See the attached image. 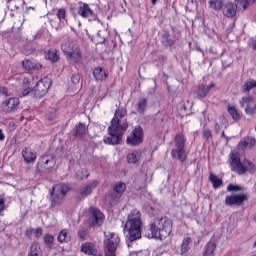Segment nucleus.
I'll return each instance as SVG.
<instances>
[{"label": "nucleus", "mask_w": 256, "mask_h": 256, "mask_svg": "<svg viewBox=\"0 0 256 256\" xmlns=\"http://www.w3.org/2000/svg\"><path fill=\"white\" fill-rule=\"evenodd\" d=\"M141 159V152L133 151L127 155L128 163H137Z\"/></svg>", "instance_id": "obj_31"}, {"label": "nucleus", "mask_w": 256, "mask_h": 256, "mask_svg": "<svg viewBox=\"0 0 256 256\" xmlns=\"http://www.w3.org/2000/svg\"><path fill=\"white\" fill-rule=\"evenodd\" d=\"M57 164V160L53 155L46 154L41 156L38 159V162L36 164V171L37 173H47V171H51L53 167Z\"/></svg>", "instance_id": "obj_9"}, {"label": "nucleus", "mask_w": 256, "mask_h": 256, "mask_svg": "<svg viewBox=\"0 0 256 256\" xmlns=\"http://www.w3.org/2000/svg\"><path fill=\"white\" fill-rule=\"evenodd\" d=\"M71 191V187L69 184H57L53 187L52 191V207H59L61 203H63V199H65V195Z\"/></svg>", "instance_id": "obj_8"}, {"label": "nucleus", "mask_w": 256, "mask_h": 256, "mask_svg": "<svg viewBox=\"0 0 256 256\" xmlns=\"http://www.w3.org/2000/svg\"><path fill=\"white\" fill-rule=\"evenodd\" d=\"M22 157L25 163H35V161H37V152L33 151L31 148H24L22 150Z\"/></svg>", "instance_id": "obj_19"}, {"label": "nucleus", "mask_w": 256, "mask_h": 256, "mask_svg": "<svg viewBox=\"0 0 256 256\" xmlns=\"http://www.w3.org/2000/svg\"><path fill=\"white\" fill-rule=\"evenodd\" d=\"M87 133V126L83 123H78L74 128L75 137H83Z\"/></svg>", "instance_id": "obj_26"}, {"label": "nucleus", "mask_w": 256, "mask_h": 256, "mask_svg": "<svg viewBox=\"0 0 256 256\" xmlns=\"http://www.w3.org/2000/svg\"><path fill=\"white\" fill-rule=\"evenodd\" d=\"M240 107L244 108L246 115H256V103L255 98L251 95L243 96L239 100Z\"/></svg>", "instance_id": "obj_11"}, {"label": "nucleus", "mask_w": 256, "mask_h": 256, "mask_svg": "<svg viewBox=\"0 0 256 256\" xmlns=\"http://www.w3.org/2000/svg\"><path fill=\"white\" fill-rule=\"evenodd\" d=\"M71 81L74 85H77V83L81 81V76H79L78 74H74L72 75Z\"/></svg>", "instance_id": "obj_44"}, {"label": "nucleus", "mask_w": 256, "mask_h": 256, "mask_svg": "<svg viewBox=\"0 0 256 256\" xmlns=\"http://www.w3.org/2000/svg\"><path fill=\"white\" fill-rule=\"evenodd\" d=\"M78 15L83 19H89V21H96L97 14L91 9L89 4L87 3H80L78 8Z\"/></svg>", "instance_id": "obj_15"}, {"label": "nucleus", "mask_w": 256, "mask_h": 256, "mask_svg": "<svg viewBox=\"0 0 256 256\" xmlns=\"http://www.w3.org/2000/svg\"><path fill=\"white\" fill-rule=\"evenodd\" d=\"M45 59L51 61V63H57V61H59V55H57V50H49L45 54Z\"/></svg>", "instance_id": "obj_30"}, {"label": "nucleus", "mask_w": 256, "mask_h": 256, "mask_svg": "<svg viewBox=\"0 0 256 256\" xmlns=\"http://www.w3.org/2000/svg\"><path fill=\"white\" fill-rule=\"evenodd\" d=\"M157 3V0H152V4L155 5Z\"/></svg>", "instance_id": "obj_56"}, {"label": "nucleus", "mask_w": 256, "mask_h": 256, "mask_svg": "<svg viewBox=\"0 0 256 256\" xmlns=\"http://www.w3.org/2000/svg\"><path fill=\"white\" fill-rule=\"evenodd\" d=\"M253 247H256V241L254 242Z\"/></svg>", "instance_id": "obj_58"}, {"label": "nucleus", "mask_w": 256, "mask_h": 256, "mask_svg": "<svg viewBox=\"0 0 256 256\" xmlns=\"http://www.w3.org/2000/svg\"><path fill=\"white\" fill-rule=\"evenodd\" d=\"M244 201H249V194L240 193V194L228 195L225 197L224 203L229 207H241Z\"/></svg>", "instance_id": "obj_10"}, {"label": "nucleus", "mask_w": 256, "mask_h": 256, "mask_svg": "<svg viewBox=\"0 0 256 256\" xmlns=\"http://www.w3.org/2000/svg\"><path fill=\"white\" fill-rule=\"evenodd\" d=\"M125 189H127V185H125L123 182H119L114 186V191L116 193H123Z\"/></svg>", "instance_id": "obj_40"}, {"label": "nucleus", "mask_w": 256, "mask_h": 256, "mask_svg": "<svg viewBox=\"0 0 256 256\" xmlns=\"http://www.w3.org/2000/svg\"><path fill=\"white\" fill-rule=\"evenodd\" d=\"M203 137H204V139H211V130L205 129L203 131Z\"/></svg>", "instance_id": "obj_47"}, {"label": "nucleus", "mask_w": 256, "mask_h": 256, "mask_svg": "<svg viewBox=\"0 0 256 256\" xmlns=\"http://www.w3.org/2000/svg\"><path fill=\"white\" fill-rule=\"evenodd\" d=\"M49 87H51V80L49 77H44L36 84L32 91L35 97L39 99L49 91Z\"/></svg>", "instance_id": "obj_13"}, {"label": "nucleus", "mask_w": 256, "mask_h": 256, "mask_svg": "<svg viewBox=\"0 0 256 256\" xmlns=\"http://www.w3.org/2000/svg\"><path fill=\"white\" fill-rule=\"evenodd\" d=\"M151 239H166L173 231V221L168 217L156 218L150 223Z\"/></svg>", "instance_id": "obj_3"}, {"label": "nucleus", "mask_w": 256, "mask_h": 256, "mask_svg": "<svg viewBox=\"0 0 256 256\" xmlns=\"http://www.w3.org/2000/svg\"><path fill=\"white\" fill-rule=\"evenodd\" d=\"M23 96L25 97L26 95H29L31 93V88H29V79L28 78H24L23 79Z\"/></svg>", "instance_id": "obj_39"}, {"label": "nucleus", "mask_w": 256, "mask_h": 256, "mask_svg": "<svg viewBox=\"0 0 256 256\" xmlns=\"http://www.w3.org/2000/svg\"><path fill=\"white\" fill-rule=\"evenodd\" d=\"M181 109H183V111H187V106L183 105Z\"/></svg>", "instance_id": "obj_52"}, {"label": "nucleus", "mask_w": 256, "mask_h": 256, "mask_svg": "<svg viewBox=\"0 0 256 256\" xmlns=\"http://www.w3.org/2000/svg\"><path fill=\"white\" fill-rule=\"evenodd\" d=\"M210 181L214 187V189H219V187H221V185H223V180L219 179V177H217V175L211 173L210 174Z\"/></svg>", "instance_id": "obj_33"}, {"label": "nucleus", "mask_w": 256, "mask_h": 256, "mask_svg": "<svg viewBox=\"0 0 256 256\" xmlns=\"http://www.w3.org/2000/svg\"><path fill=\"white\" fill-rule=\"evenodd\" d=\"M174 143V149L171 151L172 158L183 163L187 159V152L185 151V136L182 134L176 135Z\"/></svg>", "instance_id": "obj_7"}, {"label": "nucleus", "mask_w": 256, "mask_h": 256, "mask_svg": "<svg viewBox=\"0 0 256 256\" xmlns=\"http://www.w3.org/2000/svg\"><path fill=\"white\" fill-rule=\"evenodd\" d=\"M127 115V110L121 108L116 110L115 116L108 127V136H105L103 141L106 145H119L123 139V133L127 131L129 125L126 121L121 124V119Z\"/></svg>", "instance_id": "obj_1"}, {"label": "nucleus", "mask_w": 256, "mask_h": 256, "mask_svg": "<svg viewBox=\"0 0 256 256\" xmlns=\"http://www.w3.org/2000/svg\"><path fill=\"white\" fill-rule=\"evenodd\" d=\"M256 88V80H246L242 86V93H249L251 89Z\"/></svg>", "instance_id": "obj_29"}, {"label": "nucleus", "mask_w": 256, "mask_h": 256, "mask_svg": "<svg viewBox=\"0 0 256 256\" xmlns=\"http://www.w3.org/2000/svg\"><path fill=\"white\" fill-rule=\"evenodd\" d=\"M222 13L225 17H235L237 15V4L228 2L222 7Z\"/></svg>", "instance_id": "obj_17"}, {"label": "nucleus", "mask_w": 256, "mask_h": 256, "mask_svg": "<svg viewBox=\"0 0 256 256\" xmlns=\"http://www.w3.org/2000/svg\"><path fill=\"white\" fill-rule=\"evenodd\" d=\"M209 6L211 9H214V11H221L223 9V1L221 0H210Z\"/></svg>", "instance_id": "obj_34"}, {"label": "nucleus", "mask_w": 256, "mask_h": 256, "mask_svg": "<svg viewBox=\"0 0 256 256\" xmlns=\"http://www.w3.org/2000/svg\"><path fill=\"white\" fill-rule=\"evenodd\" d=\"M215 87H216V85L213 82H211L207 86H205V84H200L198 86V90L196 92L198 95V99H205V97H207V95H209V91H211V89H213Z\"/></svg>", "instance_id": "obj_18"}, {"label": "nucleus", "mask_w": 256, "mask_h": 256, "mask_svg": "<svg viewBox=\"0 0 256 256\" xmlns=\"http://www.w3.org/2000/svg\"><path fill=\"white\" fill-rule=\"evenodd\" d=\"M105 240H104V251L105 256H115V252L119 247V243H121V239L119 235L113 232H105Z\"/></svg>", "instance_id": "obj_6"}, {"label": "nucleus", "mask_w": 256, "mask_h": 256, "mask_svg": "<svg viewBox=\"0 0 256 256\" xmlns=\"http://www.w3.org/2000/svg\"><path fill=\"white\" fill-rule=\"evenodd\" d=\"M81 251L85 255H97V248L95 247V244L91 242H86L81 245Z\"/></svg>", "instance_id": "obj_23"}, {"label": "nucleus", "mask_w": 256, "mask_h": 256, "mask_svg": "<svg viewBox=\"0 0 256 256\" xmlns=\"http://www.w3.org/2000/svg\"><path fill=\"white\" fill-rule=\"evenodd\" d=\"M216 247L217 246L213 242H209L205 247L203 256H213V253H215Z\"/></svg>", "instance_id": "obj_36"}, {"label": "nucleus", "mask_w": 256, "mask_h": 256, "mask_svg": "<svg viewBox=\"0 0 256 256\" xmlns=\"http://www.w3.org/2000/svg\"><path fill=\"white\" fill-rule=\"evenodd\" d=\"M222 137H225V132H222Z\"/></svg>", "instance_id": "obj_57"}, {"label": "nucleus", "mask_w": 256, "mask_h": 256, "mask_svg": "<svg viewBox=\"0 0 256 256\" xmlns=\"http://www.w3.org/2000/svg\"><path fill=\"white\" fill-rule=\"evenodd\" d=\"M97 37H101V31L97 33Z\"/></svg>", "instance_id": "obj_55"}, {"label": "nucleus", "mask_w": 256, "mask_h": 256, "mask_svg": "<svg viewBox=\"0 0 256 256\" xmlns=\"http://www.w3.org/2000/svg\"><path fill=\"white\" fill-rule=\"evenodd\" d=\"M19 98L12 97L2 102L1 108L4 113H13L19 107Z\"/></svg>", "instance_id": "obj_16"}, {"label": "nucleus", "mask_w": 256, "mask_h": 256, "mask_svg": "<svg viewBox=\"0 0 256 256\" xmlns=\"http://www.w3.org/2000/svg\"><path fill=\"white\" fill-rule=\"evenodd\" d=\"M147 109V99L140 98L136 104V111L138 115H145Z\"/></svg>", "instance_id": "obj_25"}, {"label": "nucleus", "mask_w": 256, "mask_h": 256, "mask_svg": "<svg viewBox=\"0 0 256 256\" xmlns=\"http://www.w3.org/2000/svg\"><path fill=\"white\" fill-rule=\"evenodd\" d=\"M168 45H170L171 47L173 45V41L172 40L168 41Z\"/></svg>", "instance_id": "obj_53"}, {"label": "nucleus", "mask_w": 256, "mask_h": 256, "mask_svg": "<svg viewBox=\"0 0 256 256\" xmlns=\"http://www.w3.org/2000/svg\"><path fill=\"white\" fill-rule=\"evenodd\" d=\"M143 227V219H141V212L137 209L132 210L128 214L127 221L124 225V233H128L130 241H137L141 239V228Z\"/></svg>", "instance_id": "obj_2"}, {"label": "nucleus", "mask_w": 256, "mask_h": 256, "mask_svg": "<svg viewBox=\"0 0 256 256\" xmlns=\"http://www.w3.org/2000/svg\"><path fill=\"white\" fill-rule=\"evenodd\" d=\"M55 241V237L51 234L44 235V243L47 245V247H53V242Z\"/></svg>", "instance_id": "obj_38"}, {"label": "nucleus", "mask_w": 256, "mask_h": 256, "mask_svg": "<svg viewBox=\"0 0 256 256\" xmlns=\"http://www.w3.org/2000/svg\"><path fill=\"white\" fill-rule=\"evenodd\" d=\"M67 15V11L65 8H59L57 10L56 16L58 17L59 21H65V17Z\"/></svg>", "instance_id": "obj_41"}, {"label": "nucleus", "mask_w": 256, "mask_h": 256, "mask_svg": "<svg viewBox=\"0 0 256 256\" xmlns=\"http://www.w3.org/2000/svg\"><path fill=\"white\" fill-rule=\"evenodd\" d=\"M105 41V37H101L100 43H103Z\"/></svg>", "instance_id": "obj_54"}, {"label": "nucleus", "mask_w": 256, "mask_h": 256, "mask_svg": "<svg viewBox=\"0 0 256 256\" xmlns=\"http://www.w3.org/2000/svg\"><path fill=\"white\" fill-rule=\"evenodd\" d=\"M5 211V198L0 196V213H3Z\"/></svg>", "instance_id": "obj_46"}, {"label": "nucleus", "mask_w": 256, "mask_h": 256, "mask_svg": "<svg viewBox=\"0 0 256 256\" xmlns=\"http://www.w3.org/2000/svg\"><path fill=\"white\" fill-rule=\"evenodd\" d=\"M239 5H242L243 9H247L251 3H255L256 0H236Z\"/></svg>", "instance_id": "obj_42"}, {"label": "nucleus", "mask_w": 256, "mask_h": 256, "mask_svg": "<svg viewBox=\"0 0 256 256\" xmlns=\"http://www.w3.org/2000/svg\"><path fill=\"white\" fill-rule=\"evenodd\" d=\"M89 223L92 227H101L105 221V215L101 213L96 207H90L89 209Z\"/></svg>", "instance_id": "obj_12"}, {"label": "nucleus", "mask_w": 256, "mask_h": 256, "mask_svg": "<svg viewBox=\"0 0 256 256\" xmlns=\"http://www.w3.org/2000/svg\"><path fill=\"white\" fill-rule=\"evenodd\" d=\"M191 243H192V240L190 237H186L183 239L182 244L180 246V253L182 255H185V253H187L189 249H191Z\"/></svg>", "instance_id": "obj_28"}, {"label": "nucleus", "mask_w": 256, "mask_h": 256, "mask_svg": "<svg viewBox=\"0 0 256 256\" xmlns=\"http://www.w3.org/2000/svg\"><path fill=\"white\" fill-rule=\"evenodd\" d=\"M228 113L234 121H239L241 119V112L235 107H228Z\"/></svg>", "instance_id": "obj_35"}, {"label": "nucleus", "mask_w": 256, "mask_h": 256, "mask_svg": "<svg viewBox=\"0 0 256 256\" xmlns=\"http://www.w3.org/2000/svg\"><path fill=\"white\" fill-rule=\"evenodd\" d=\"M41 253V247L37 242L32 243L27 256H39Z\"/></svg>", "instance_id": "obj_32"}, {"label": "nucleus", "mask_w": 256, "mask_h": 256, "mask_svg": "<svg viewBox=\"0 0 256 256\" xmlns=\"http://www.w3.org/2000/svg\"><path fill=\"white\" fill-rule=\"evenodd\" d=\"M33 235L36 237V239H39L41 235H43V229L41 228L35 229Z\"/></svg>", "instance_id": "obj_45"}, {"label": "nucleus", "mask_w": 256, "mask_h": 256, "mask_svg": "<svg viewBox=\"0 0 256 256\" xmlns=\"http://www.w3.org/2000/svg\"><path fill=\"white\" fill-rule=\"evenodd\" d=\"M79 27H81V22H78Z\"/></svg>", "instance_id": "obj_59"}, {"label": "nucleus", "mask_w": 256, "mask_h": 256, "mask_svg": "<svg viewBox=\"0 0 256 256\" xmlns=\"http://www.w3.org/2000/svg\"><path fill=\"white\" fill-rule=\"evenodd\" d=\"M0 141H5V133L3 132V129H0Z\"/></svg>", "instance_id": "obj_49"}, {"label": "nucleus", "mask_w": 256, "mask_h": 256, "mask_svg": "<svg viewBox=\"0 0 256 256\" xmlns=\"http://www.w3.org/2000/svg\"><path fill=\"white\" fill-rule=\"evenodd\" d=\"M256 141L252 137H245L243 140H241L238 145L237 149L238 151H245V149H251L252 147H255Z\"/></svg>", "instance_id": "obj_21"}, {"label": "nucleus", "mask_w": 256, "mask_h": 256, "mask_svg": "<svg viewBox=\"0 0 256 256\" xmlns=\"http://www.w3.org/2000/svg\"><path fill=\"white\" fill-rule=\"evenodd\" d=\"M58 242L59 243H69L71 241V234H69V230L63 229L59 234H58Z\"/></svg>", "instance_id": "obj_27"}, {"label": "nucleus", "mask_w": 256, "mask_h": 256, "mask_svg": "<svg viewBox=\"0 0 256 256\" xmlns=\"http://www.w3.org/2000/svg\"><path fill=\"white\" fill-rule=\"evenodd\" d=\"M61 49L71 63H81L83 60L81 49H79V45L75 44L74 42L62 44Z\"/></svg>", "instance_id": "obj_5"}, {"label": "nucleus", "mask_w": 256, "mask_h": 256, "mask_svg": "<svg viewBox=\"0 0 256 256\" xmlns=\"http://www.w3.org/2000/svg\"><path fill=\"white\" fill-rule=\"evenodd\" d=\"M128 145L137 146L143 143V128L136 126L126 140Z\"/></svg>", "instance_id": "obj_14"}, {"label": "nucleus", "mask_w": 256, "mask_h": 256, "mask_svg": "<svg viewBox=\"0 0 256 256\" xmlns=\"http://www.w3.org/2000/svg\"><path fill=\"white\" fill-rule=\"evenodd\" d=\"M77 179L80 181H83V179H87L89 177V170L87 169H82L76 173Z\"/></svg>", "instance_id": "obj_37"}, {"label": "nucleus", "mask_w": 256, "mask_h": 256, "mask_svg": "<svg viewBox=\"0 0 256 256\" xmlns=\"http://www.w3.org/2000/svg\"><path fill=\"white\" fill-rule=\"evenodd\" d=\"M34 231H35V229L30 228V229H28V230L26 231V235H33V234H34Z\"/></svg>", "instance_id": "obj_50"}, {"label": "nucleus", "mask_w": 256, "mask_h": 256, "mask_svg": "<svg viewBox=\"0 0 256 256\" xmlns=\"http://www.w3.org/2000/svg\"><path fill=\"white\" fill-rule=\"evenodd\" d=\"M99 187V181L93 180L89 184L83 186L80 188V195L81 197H87L88 195H91L93 193V189H97Z\"/></svg>", "instance_id": "obj_20"}, {"label": "nucleus", "mask_w": 256, "mask_h": 256, "mask_svg": "<svg viewBox=\"0 0 256 256\" xmlns=\"http://www.w3.org/2000/svg\"><path fill=\"white\" fill-rule=\"evenodd\" d=\"M16 9H19V6H16Z\"/></svg>", "instance_id": "obj_60"}, {"label": "nucleus", "mask_w": 256, "mask_h": 256, "mask_svg": "<svg viewBox=\"0 0 256 256\" xmlns=\"http://www.w3.org/2000/svg\"><path fill=\"white\" fill-rule=\"evenodd\" d=\"M93 75L96 81H105L109 77V72L103 67H97L93 70Z\"/></svg>", "instance_id": "obj_22"}, {"label": "nucleus", "mask_w": 256, "mask_h": 256, "mask_svg": "<svg viewBox=\"0 0 256 256\" xmlns=\"http://www.w3.org/2000/svg\"><path fill=\"white\" fill-rule=\"evenodd\" d=\"M156 117H160V121H163V116L161 114H156Z\"/></svg>", "instance_id": "obj_51"}, {"label": "nucleus", "mask_w": 256, "mask_h": 256, "mask_svg": "<svg viewBox=\"0 0 256 256\" xmlns=\"http://www.w3.org/2000/svg\"><path fill=\"white\" fill-rule=\"evenodd\" d=\"M22 65L24 67V69H27L28 71H39V69H41V64L37 61H31V60H24L22 62Z\"/></svg>", "instance_id": "obj_24"}, {"label": "nucleus", "mask_w": 256, "mask_h": 256, "mask_svg": "<svg viewBox=\"0 0 256 256\" xmlns=\"http://www.w3.org/2000/svg\"><path fill=\"white\" fill-rule=\"evenodd\" d=\"M0 95H4L5 97L9 96V92L7 91V88L0 86Z\"/></svg>", "instance_id": "obj_48"}, {"label": "nucleus", "mask_w": 256, "mask_h": 256, "mask_svg": "<svg viewBox=\"0 0 256 256\" xmlns=\"http://www.w3.org/2000/svg\"><path fill=\"white\" fill-rule=\"evenodd\" d=\"M230 167L231 171H234V173H237L238 175H247V173L253 175L256 171L253 162L247 159L241 161V157L236 152L230 153Z\"/></svg>", "instance_id": "obj_4"}, {"label": "nucleus", "mask_w": 256, "mask_h": 256, "mask_svg": "<svg viewBox=\"0 0 256 256\" xmlns=\"http://www.w3.org/2000/svg\"><path fill=\"white\" fill-rule=\"evenodd\" d=\"M243 188H241V186L239 185H233V184H229L227 186V191H241Z\"/></svg>", "instance_id": "obj_43"}]
</instances>
